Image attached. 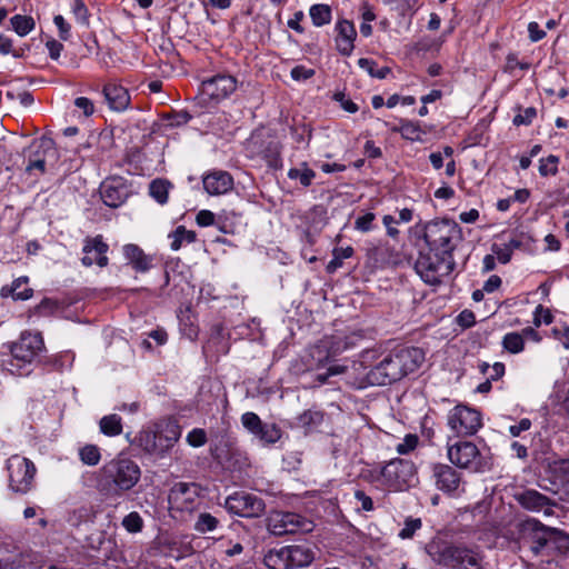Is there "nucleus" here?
I'll return each mask as SVG.
<instances>
[{"label":"nucleus","mask_w":569,"mask_h":569,"mask_svg":"<svg viewBox=\"0 0 569 569\" xmlns=\"http://www.w3.org/2000/svg\"><path fill=\"white\" fill-rule=\"evenodd\" d=\"M241 422H242L243 427L249 432H251L253 436H256L258 433V431L260 430V428L263 425L261 419L259 418V416L256 415L254 412H250V411L244 412L241 416Z\"/></svg>","instance_id":"nucleus-50"},{"label":"nucleus","mask_w":569,"mask_h":569,"mask_svg":"<svg viewBox=\"0 0 569 569\" xmlns=\"http://www.w3.org/2000/svg\"><path fill=\"white\" fill-rule=\"evenodd\" d=\"M376 214L373 212H367L359 216L355 221V229L360 232H369L375 228Z\"/></svg>","instance_id":"nucleus-52"},{"label":"nucleus","mask_w":569,"mask_h":569,"mask_svg":"<svg viewBox=\"0 0 569 569\" xmlns=\"http://www.w3.org/2000/svg\"><path fill=\"white\" fill-rule=\"evenodd\" d=\"M315 26L322 27L331 21V9L328 4H313L309 11Z\"/></svg>","instance_id":"nucleus-38"},{"label":"nucleus","mask_w":569,"mask_h":569,"mask_svg":"<svg viewBox=\"0 0 569 569\" xmlns=\"http://www.w3.org/2000/svg\"><path fill=\"white\" fill-rule=\"evenodd\" d=\"M419 443V438L417 435L408 433L405 436L401 442L396 446V451L399 455H408L413 451Z\"/></svg>","instance_id":"nucleus-51"},{"label":"nucleus","mask_w":569,"mask_h":569,"mask_svg":"<svg viewBox=\"0 0 569 569\" xmlns=\"http://www.w3.org/2000/svg\"><path fill=\"white\" fill-rule=\"evenodd\" d=\"M171 249L179 250L183 242L190 243L194 241L196 233L193 231L187 230L183 226H179L171 234Z\"/></svg>","instance_id":"nucleus-41"},{"label":"nucleus","mask_w":569,"mask_h":569,"mask_svg":"<svg viewBox=\"0 0 569 569\" xmlns=\"http://www.w3.org/2000/svg\"><path fill=\"white\" fill-rule=\"evenodd\" d=\"M519 503L530 511H541L550 515L549 499L536 490H527L518 497Z\"/></svg>","instance_id":"nucleus-23"},{"label":"nucleus","mask_w":569,"mask_h":569,"mask_svg":"<svg viewBox=\"0 0 569 569\" xmlns=\"http://www.w3.org/2000/svg\"><path fill=\"white\" fill-rule=\"evenodd\" d=\"M371 385L386 386L402 378L401 369L396 365L395 353L387 356L367 373Z\"/></svg>","instance_id":"nucleus-15"},{"label":"nucleus","mask_w":569,"mask_h":569,"mask_svg":"<svg viewBox=\"0 0 569 569\" xmlns=\"http://www.w3.org/2000/svg\"><path fill=\"white\" fill-rule=\"evenodd\" d=\"M102 473L107 480L123 491L133 488L141 476L139 466L128 458L111 460L103 466Z\"/></svg>","instance_id":"nucleus-7"},{"label":"nucleus","mask_w":569,"mask_h":569,"mask_svg":"<svg viewBox=\"0 0 569 569\" xmlns=\"http://www.w3.org/2000/svg\"><path fill=\"white\" fill-rule=\"evenodd\" d=\"M100 194L106 206L118 208L126 201L128 191L119 180H107L100 187Z\"/></svg>","instance_id":"nucleus-21"},{"label":"nucleus","mask_w":569,"mask_h":569,"mask_svg":"<svg viewBox=\"0 0 569 569\" xmlns=\"http://www.w3.org/2000/svg\"><path fill=\"white\" fill-rule=\"evenodd\" d=\"M368 479L376 487L390 491L406 490L418 480L415 465L405 459H392L383 467L371 470Z\"/></svg>","instance_id":"nucleus-1"},{"label":"nucleus","mask_w":569,"mask_h":569,"mask_svg":"<svg viewBox=\"0 0 569 569\" xmlns=\"http://www.w3.org/2000/svg\"><path fill=\"white\" fill-rule=\"evenodd\" d=\"M170 187L171 184L169 181L156 179L149 186V193L157 202L164 204L168 201Z\"/></svg>","instance_id":"nucleus-37"},{"label":"nucleus","mask_w":569,"mask_h":569,"mask_svg":"<svg viewBox=\"0 0 569 569\" xmlns=\"http://www.w3.org/2000/svg\"><path fill=\"white\" fill-rule=\"evenodd\" d=\"M179 321L182 333L190 340L196 339L198 328L191 319L190 310L181 311L179 315Z\"/></svg>","instance_id":"nucleus-44"},{"label":"nucleus","mask_w":569,"mask_h":569,"mask_svg":"<svg viewBox=\"0 0 569 569\" xmlns=\"http://www.w3.org/2000/svg\"><path fill=\"white\" fill-rule=\"evenodd\" d=\"M448 426L458 436H471L482 426L481 415L473 408L458 405L448 413Z\"/></svg>","instance_id":"nucleus-10"},{"label":"nucleus","mask_w":569,"mask_h":569,"mask_svg":"<svg viewBox=\"0 0 569 569\" xmlns=\"http://www.w3.org/2000/svg\"><path fill=\"white\" fill-rule=\"evenodd\" d=\"M453 256L428 250L421 253L416 262V270L421 279L429 284H437L453 270Z\"/></svg>","instance_id":"nucleus-5"},{"label":"nucleus","mask_w":569,"mask_h":569,"mask_svg":"<svg viewBox=\"0 0 569 569\" xmlns=\"http://www.w3.org/2000/svg\"><path fill=\"white\" fill-rule=\"evenodd\" d=\"M126 259L133 266L134 270L144 272L150 268L151 259L136 244H126L123 247Z\"/></svg>","instance_id":"nucleus-27"},{"label":"nucleus","mask_w":569,"mask_h":569,"mask_svg":"<svg viewBox=\"0 0 569 569\" xmlns=\"http://www.w3.org/2000/svg\"><path fill=\"white\" fill-rule=\"evenodd\" d=\"M333 99L340 103V107L349 112V113H355L358 111V106L352 101L350 100L349 98L346 97V94L343 92H336L333 94Z\"/></svg>","instance_id":"nucleus-59"},{"label":"nucleus","mask_w":569,"mask_h":569,"mask_svg":"<svg viewBox=\"0 0 569 569\" xmlns=\"http://www.w3.org/2000/svg\"><path fill=\"white\" fill-rule=\"evenodd\" d=\"M169 508L173 512L191 513L201 502V488L194 482H177L168 495Z\"/></svg>","instance_id":"nucleus-8"},{"label":"nucleus","mask_w":569,"mask_h":569,"mask_svg":"<svg viewBox=\"0 0 569 569\" xmlns=\"http://www.w3.org/2000/svg\"><path fill=\"white\" fill-rule=\"evenodd\" d=\"M493 253L496 254L497 259L501 263H507L510 261L512 256V248L509 246L498 247L493 246Z\"/></svg>","instance_id":"nucleus-63"},{"label":"nucleus","mask_w":569,"mask_h":569,"mask_svg":"<svg viewBox=\"0 0 569 569\" xmlns=\"http://www.w3.org/2000/svg\"><path fill=\"white\" fill-rule=\"evenodd\" d=\"M396 365L401 369L402 378L415 372L423 362L425 356L419 348H403L395 353Z\"/></svg>","instance_id":"nucleus-18"},{"label":"nucleus","mask_w":569,"mask_h":569,"mask_svg":"<svg viewBox=\"0 0 569 569\" xmlns=\"http://www.w3.org/2000/svg\"><path fill=\"white\" fill-rule=\"evenodd\" d=\"M107 250L108 246L101 240L100 237L88 240L83 247L84 254L82 257V263L87 267L92 264H98L99 267L107 266Z\"/></svg>","instance_id":"nucleus-19"},{"label":"nucleus","mask_w":569,"mask_h":569,"mask_svg":"<svg viewBox=\"0 0 569 569\" xmlns=\"http://www.w3.org/2000/svg\"><path fill=\"white\" fill-rule=\"evenodd\" d=\"M202 182L210 196L224 194L233 187V179L226 171H212L203 177Z\"/></svg>","instance_id":"nucleus-20"},{"label":"nucleus","mask_w":569,"mask_h":569,"mask_svg":"<svg viewBox=\"0 0 569 569\" xmlns=\"http://www.w3.org/2000/svg\"><path fill=\"white\" fill-rule=\"evenodd\" d=\"M369 258L376 267L383 268L399 261L398 253L389 244H380L369 251Z\"/></svg>","instance_id":"nucleus-26"},{"label":"nucleus","mask_w":569,"mask_h":569,"mask_svg":"<svg viewBox=\"0 0 569 569\" xmlns=\"http://www.w3.org/2000/svg\"><path fill=\"white\" fill-rule=\"evenodd\" d=\"M186 441L193 448L202 447L207 442V432L201 428H194L188 432Z\"/></svg>","instance_id":"nucleus-53"},{"label":"nucleus","mask_w":569,"mask_h":569,"mask_svg":"<svg viewBox=\"0 0 569 569\" xmlns=\"http://www.w3.org/2000/svg\"><path fill=\"white\" fill-rule=\"evenodd\" d=\"M552 315L549 309L539 305L533 311V325L540 327L542 323L550 325L552 322Z\"/></svg>","instance_id":"nucleus-55"},{"label":"nucleus","mask_w":569,"mask_h":569,"mask_svg":"<svg viewBox=\"0 0 569 569\" xmlns=\"http://www.w3.org/2000/svg\"><path fill=\"white\" fill-rule=\"evenodd\" d=\"M448 458L458 468L475 473H482L490 469L491 459L471 441H458L448 446Z\"/></svg>","instance_id":"nucleus-4"},{"label":"nucleus","mask_w":569,"mask_h":569,"mask_svg":"<svg viewBox=\"0 0 569 569\" xmlns=\"http://www.w3.org/2000/svg\"><path fill=\"white\" fill-rule=\"evenodd\" d=\"M358 66L365 71H367L371 77L377 79H385L390 73V68H378L377 63L373 60L367 58L359 59Z\"/></svg>","instance_id":"nucleus-42"},{"label":"nucleus","mask_w":569,"mask_h":569,"mask_svg":"<svg viewBox=\"0 0 569 569\" xmlns=\"http://www.w3.org/2000/svg\"><path fill=\"white\" fill-rule=\"evenodd\" d=\"M399 132L402 138L411 141H420L425 131L421 129L418 122L401 120L398 127L392 129Z\"/></svg>","instance_id":"nucleus-31"},{"label":"nucleus","mask_w":569,"mask_h":569,"mask_svg":"<svg viewBox=\"0 0 569 569\" xmlns=\"http://www.w3.org/2000/svg\"><path fill=\"white\" fill-rule=\"evenodd\" d=\"M62 307L56 300L46 298L37 307V312L40 316H57L61 312Z\"/></svg>","instance_id":"nucleus-49"},{"label":"nucleus","mask_w":569,"mask_h":569,"mask_svg":"<svg viewBox=\"0 0 569 569\" xmlns=\"http://www.w3.org/2000/svg\"><path fill=\"white\" fill-rule=\"evenodd\" d=\"M104 98L111 110L121 112L130 106V96L128 90L116 83L109 82L103 88Z\"/></svg>","instance_id":"nucleus-22"},{"label":"nucleus","mask_w":569,"mask_h":569,"mask_svg":"<svg viewBox=\"0 0 569 569\" xmlns=\"http://www.w3.org/2000/svg\"><path fill=\"white\" fill-rule=\"evenodd\" d=\"M315 528L312 520L289 511H271L267 517V530L273 536L308 533Z\"/></svg>","instance_id":"nucleus-6"},{"label":"nucleus","mask_w":569,"mask_h":569,"mask_svg":"<svg viewBox=\"0 0 569 569\" xmlns=\"http://www.w3.org/2000/svg\"><path fill=\"white\" fill-rule=\"evenodd\" d=\"M537 116V110L533 107H528L523 110H521L518 114L513 118V124L516 126H528L532 122V120Z\"/></svg>","instance_id":"nucleus-56"},{"label":"nucleus","mask_w":569,"mask_h":569,"mask_svg":"<svg viewBox=\"0 0 569 569\" xmlns=\"http://www.w3.org/2000/svg\"><path fill=\"white\" fill-rule=\"evenodd\" d=\"M139 445L149 453L162 455L163 447H160L158 435L151 430H143L138 436Z\"/></svg>","instance_id":"nucleus-32"},{"label":"nucleus","mask_w":569,"mask_h":569,"mask_svg":"<svg viewBox=\"0 0 569 569\" xmlns=\"http://www.w3.org/2000/svg\"><path fill=\"white\" fill-rule=\"evenodd\" d=\"M236 89L237 80L229 74H218L201 83V94L213 102L228 98Z\"/></svg>","instance_id":"nucleus-13"},{"label":"nucleus","mask_w":569,"mask_h":569,"mask_svg":"<svg viewBox=\"0 0 569 569\" xmlns=\"http://www.w3.org/2000/svg\"><path fill=\"white\" fill-rule=\"evenodd\" d=\"M315 177V171L310 169L306 162L301 163L299 168H291L288 171V178L291 180H298L303 187H309Z\"/></svg>","instance_id":"nucleus-34"},{"label":"nucleus","mask_w":569,"mask_h":569,"mask_svg":"<svg viewBox=\"0 0 569 569\" xmlns=\"http://www.w3.org/2000/svg\"><path fill=\"white\" fill-rule=\"evenodd\" d=\"M11 29L21 38L31 33L36 28V21L31 16L14 14L10 18Z\"/></svg>","instance_id":"nucleus-29"},{"label":"nucleus","mask_w":569,"mask_h":569,"mask_svg":"<svg viewBox=\"0 0 569 569\" xmlns=\"http://www.w3.org/2000/svg\"><path fill=\"white\" fill-rule=\"evenodd\" d=\"M352 254L353 248L350 246L335 248L332 250V259L328 262L326 267L327 272H336L339 268L342 267L343 260L351 258Z\"/></svg>","instance_id":"nucleus-33"},{"label":"nucleus","mask_w":569,"mask_h":569,"mask_svg":"<svg viewBox=\"0 0 569 569\" xmlns=\"http://www.w3.org/2000/svg\"><path fill=\"white\" fill-rule=\"evenodd\" d=\"M286 551L291 568L307 567L315 559V551L308 546H286Z\"/></svg>","instance_id":"nucleus-24"},{"label":"nucleus","mask_w":569,"mask_h":569,"mask_svg":"<svg viewBox=\"0 0 569 569\" xmlns=\"http://www.w3.org/2000/svg\"><path fill=\"white\" fill-rule=\"evenodd\" d=\"M196 221L200 227H209L214 223V214L210 210H201L197 213Z\"/></svg>","instance_id":"nucleus-64"},{"label":"nucleus","mask_w":569,"mask_h":569,"mask_svg":"<svg viewBox=\"0 0 569 569\" xmlns=\"http://www.w3.org/2000/svg\"><path fill=\"white\" fill-rule=\"evenodd\" d=\"M180 429L177 425H167L158 435L160 447H163V453L173 447L180 438Z\"/></svg>","instance_id":"nucleus-35"},{"label":"nucleus","mask_w":569,"mask_h":569,"mask_svg":"<svg viewBox=\"0 0 569 569\" xmlns=\"http://www.w3.org/2000/svg\"><path fill=\"white\" fill-rule=\"evenodd\" d=\"M545 532L549 535V541L561 551L566 552L569 550V535L556 528H545Z\"/></svg>","instance_id":"nucleus-40"},{"label":"nucleus","mask_w":569,"mask_h":569,"mask_svg":"<svg viewBox=\"0 0 569 569\" xmlns=\"http://www.w3.org/2000/svg\"><path fill=\"white\" fill-rule=\"evenodd\" d=\"M559 158L557 156L550 154L547 158H541L539 160V173L542 177L556 176L558 172Z\"/></svg>","instance_id":"nucleus-47"},{"label":"nucleus","mask_w":569,"mask_h":569,"mask_svg":"<svg viewBox=\"0 0 569 569\" xmlns=\"http://www.w3.org/2000/svg\"><path fill=\"white\" fill-rule=\"evenodd\" d=\"M44 342L39 332L23 331L18 341L10 346V359L4 362L6 369L16 376H27L31 365L43 350Z\"/></svg>","instance_id":"nucleus-2"},{"label":"nucleus","mask_w":569,"mask_h":569,"mask_svg":"<svg viewBox=\"0 0 569 569\" xmlns=\"http://www.w3.org/2000/svg\"><path fill=\"white\" fill-rule=\"evenodd\" d=\"M9 487L17 493H27L31 488L36 475L33 462L24 457L14 455L7 461Z\"/></svg>","instance_id":"nucleus-9"},{"label":"nucleus","mask_w":569,"mask_h":569,"mask_svg":"<svg viewBox=\"0 0 569 569\" xmlns=\"http://www.w3.org/2000/svg\"><path fill=\"white\" fill-rule=\"evenodd\" d=\"M71 12L73 13L77 22L80 24H88V9L82 0H73L71 4Z\"/></svg>","instance_id":"nucleus-54"},{"label":"nucleus","mask_w":569,"mask_h":569,"mask_svg":"<svg viewBox=\"0 0 569 569\" xmlns=\"http://www.w3.org/2000/svg\"><path fill=\"white\" fill-rule=\"evenodd\" d=\"M81 461L88 466H96L99 463L101 453L100 449L94 445H87L79 451Z\"/></svg>","instance_id":"nucleus-46"},{"label":"nucleus","mask_w":569,"mask_h":569,"mask_svg":"<svg viewBox=\"0 0 569 569\" xmlns=\"http://www.w3.org/2000/svg\"><path fill=\"white\" fill-rule=\"evenodd\" d=\"M337 37L335 39L336 48L342 56H350L355 49L357 31L353 23L349 20H339L335 27Z\"/></svg>","instance_id":"nucleus-17"},{"label":"nucleus","mask_w":569,"mask_h":569,"mask_svg":"<svg viewBox=\"0 0 569 569\" xmlns=\"http://www.w3.org/2000/svg\"><path fill=\"white\" fill-rule=\"evenodd\" d=\"M322 420V415L318 411H306L299 417V422L303 427H309L311 425H318Z\"/></svg>","instance_id":"nucleus-60"},{"label":"nucleus","mask_w":569,"mask_h":569,"mask_svg":"<svg viewBox=\"0 0 569 569\" xmlns=\"http://www.w3.org/2000/svg\"><path fill=\"white\" fill-rule=\"evenodd\" d=\"M100 431L108 437H116L122 432V419L116 413L107 415L99 421Z\"/></svg>","instance_id":"nucleus-30"},{"label":"nucleus","mask_w":569,"mask_h":569,"mask_svg":"<svg viewBox=\"0 0 569 569\" xmlns=\"http://www.w3.org/2000/svg\"><path fill=\"white\" fill-rule=\"evenodd\" d=\"M256 437L264 443H276L281 438V430L276 425L263 423Z\"/></svg>","instance_id":"nucleus-43"},{"label":"nucleus","mask_w":569,"mask_h":569,"mask_svg":"<svg viewBox=\"0 0 569 569\" xmlns=\"http://www.w3.org/2000/svg\"><path fill=\"white\" fill-rule=\"evenodd\" d=\"M224 508L240 517H258L264 510L263 501L256 495L240 491L227 497Z\"/></svg>","instance_id":"nucleus-11"},{"label":"nucleus","mask_w":569,"mask_h":569,"mask_svg":"<svg viewBox=\"0 0 569 569\" xmlns=\"http://www.w3.org/2000/svg\"><path fill=\"white\" fill-rule=\"evenodd\" d=\"M263 562L269 569H291L286 547L269 550L263 558Z\"/></svg>","instance_id":"nucleus-28"},{"label":"nucleus","mask_w":569,"mask_h":569,"mask_svg":"<svg viewBox=\"0 0 569 569\" xmlns=\"http://www.w3.org/2000/svg\"><path fill=\"white\" fill-rule=\"evenodd\" d=\"M53 153L54 142L51 138L41 137L33 140L28 148L26 171L32 172L36 170L42 174L46 171V161L48 157Z\"/></svg>","instance_id":"nucleus-14"},{"label":"nucleus","mask_w":569,"mask_h":569,"mask_svg":"<svg viewBox=\"0 0 569 569\" xmlns=\"http://www.w3.org/2000/svg\"><path fill=\"white\" fill-rule=\"evenodd\" d=\"M463 549L440 541H432L427 546V552L435 562L451 569H466Z\"/></svg>","instance_id":"nucleus-12"},{"label":"nucleus","mask_w":569,"mask_h":569,"mask_svg":"<svg viewBox=\"0 0 569 569\" xmlns=\"http://www.w3.org/2000/svg\"><path fill=\"white\" fill-rule=\"evenodd\" d=\"M122 526L128 532L137 533L142 530L143 520L137 511H132L123 518Z\"/></svg>","instance_id":"nucleus-48"},{"label":"nucleus","mask_w":569,"mask_h":569,"mask_svg":"<svg viewBox=\"0 0 569 569\" xmlns=\"http://www.w3.org/2000/svg\"><path fill=\"white\" fill-rule=\"evenodd\" d=\"M315 74V70L303 66H297L291 70V77L296 81H305Z\"/></svg>","instance_id":"nucleus-61"},{"label":"nucleus","mask_w":569,"mask_h":569,"mask_svg":"<svg viewBox=\"0 0 569 569\" xmlns=\"http://www.w3.org/2000/svg\"><path fill=\"white\" fill-rule=\"evenodd\" d=\"M12 297L16 300H27L31 297L32 290L28 287V278L20 277L12 283Z\"/></svg>","instance_id":"nucleus-45"},{"label":"nucleus","mask_w":569,"mask_h":569,"mask_svg":"<svg viewBox=\"0 0 569 569\" xmlns=\"http://www.w3.org/2000/svg\"><path fill=\"white\" fill-rule=\"evenodd\" d=\"M501 345L509 353H520L525 349L523 335L519 332H508L503 336Z\"/></svg>","instance_id":"nucleus-36"},{"label":"nucleus","mask_w":569,"mask_h":569,"mask_svg":"<svg viewBox=\"0 0 569 569\" xmlns=\"http://www.w3.org/2000/svg\"><path fill=\"white\" fill-rule=\"evenodd\" d=\"M436 486L439 490L457 495L461 485V476L458 471L447 465H437L433 469Z\"/></svg>","instance_id":"nucleus-16"},{"label":"nucleus","mask_w":569,"mask_h":569,"mask_svg":"<svg viewBox=\"0 0 569 569\" xmlns=\"http://www.w3.org/2000/svg\"><path fill=\"white\" fill-rule=\"evenodd\" d=\"M329 349V341L321 340L319 343L312 346L308 351V361L306 363L307 370H312L323 366L335 353Z\"/></svg>","instance_id":"nucleus-25"},{"label":"nucleus","mask_w":569,"mask_h":569,"mask_svg":"<svg viewBox=\"0 0 569 569\" xmlns=\"http://www.w3.org/2000/svg\"><path fill=\"white\" fill-rule=\"evenodd\" d=\"M49 56L52 60H58L63 50V46L56 39H50L46 42Z\"/></svg>","instance_id":"nucleus-62"},{"label":"nucleus","mask_w":569,"mask_h":569,"mask_svg":"<svg viewBox=\"0 0 569 569\" xmlns=\"http://www.w3.org/2000/svg\"><path fill=\"white\" fill-rule=\"evenodd\" d=\"M53 23L58 28L59 38L63 41H67L71 37V26L67 22V20L61 16L57 14L53 18Z\"/></svg>","instance_id":"nucleus-58"},{"label":"nucleus","mask_w":569,"mask_h":569,"mask_svg":"<svg viewBox=\"0 0 569 569\" xmlns=\"http://www.w3.org/2000/svg\"><path fill=\"white\" fill-rule=\"evenodd\" d=\"M421 528V520L419 518H409L405 522V527L400 530L399 537L402 539L411 538L417 530Z\"/></svg>","instance_id":"nucleus-57"},{"label":"nucleus","mask_w":569,"mask_h":569,"mask_svg":"<svg viewBox=\"0 0 569 569\" xmlns=\"http://www.w3.org/2000/svg\"><path fill=\"white\" fill-rule=\"evenodd\" d=\"M425 240L429 250L451 254L461 240V228L450 219L432 220L425 227Z\"/></svg>","instance_id":"nucleus-3"},{"label":"nucleus","mask_w":569,"mask_h":569,"mask_svg":"<svg viewBox=\"0 0 569 569\" xmlns=\"http://www.w3.org/2000/svg\"><path fill=\"white\" fill-rule=\"evenodd\" d=\"M218 525V518L209 512H201L194 522V530L200 533H207L216 530Z\"/></svg>","instance_id":"nucleus-39"}]
</instances>
